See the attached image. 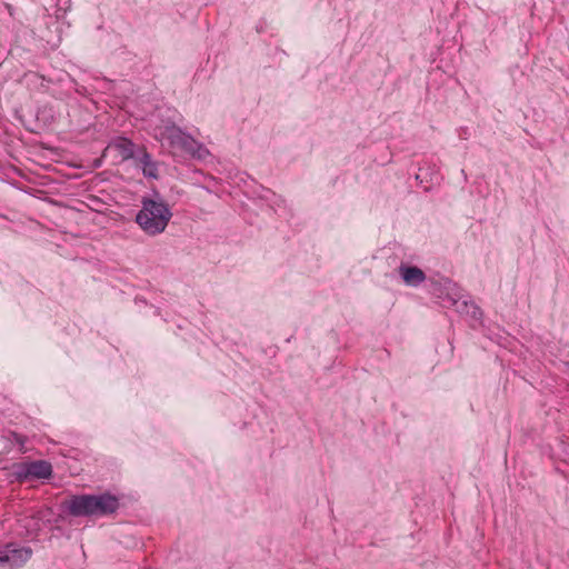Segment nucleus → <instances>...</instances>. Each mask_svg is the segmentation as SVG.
<instances>
[{
    "mask_svg": "<svg viewBox=\"0 0 569 569\" xmlns=\"http://www.w3.org/2000/svg\"><path fill=\"white\" fill-rule=\"evenodd\" d=\"M140 162L143 164V173L148 177H156V164L151 160V156L147 151H142Z\"/></svg>",
    "mask_w": 569,
    "mask_h": 569,
    "instance_id": "9",
    "label": "nucleus"
},
{
    "mask_svg": "<svg viewBox=\"0 0 569 569\" xmlns=\"http://www.w3.org/2000/svg\"><path fill=\"white\" fill-rule=\"evenodd\" d=\"M93 516H107L117 511L119 508V500L116 496L103 493L99 496L93 495Z\"/></svg>",
    "mask_w": 569,
    "mask_h": 569,
    "instance_id": "6",
    "label": "nucleus"
},
{
    "mask_svg": "<svg viewBox=\"0 0 569 569\" xmlns=\"http://www.w3.org/2000/svg\"><path fill=\"white\" fill-rule=\"evenodd\" d=\"M472 309H473L472 317L476 319L479 318L481 316V310L476 306H472Z\"/></svg>",
    "mask_w": 569,
    "mask_h": 569,
    "instance_id": "10",
    "label": "nucleus"
},
{
    "mask_svg": "<svg viewBox=\"0 0 569 569\" xmlns=\"http://www.w3.org/2000/svg\"><path fill=\"white\" fill-rule=\"evenodd\" d=\"M30 547L10 542L0 548V566L3 569H18L24 566L32 557Z\"/></svg>",
    "mask_w": 569,
    "mask_h": 569,
    "instance_id": "4",
    "label": "nucleus"
},
{
    "mask_svg": "<svg viewBox=\"0 0 569 569\" xmlns=\"http://www.w3.org/2000/svg\"><path fill=\"white\" fill-rule=\"evenodd\" d=\"M399 274L407 286L417 287L426 280L425 272L416 266L401 264Z\"/></svg>",
    "mask_w": 569,
    "mask_h": 569,
    "instance_id": "7",
    "label": "nucleus"
},
{
    "mask_svg": "<svg viewBox=\"0 0 569 569\" xmlns=\"http://www.w3.org/2000/svg\"><path fill=\"white\" fill-rule=\"evenodd\" d=\"M568 558H569V550H568Z\"/></svg>",
    "mask_w": 569,
    "mask_h": 569,
    "instance_id": "12",
    "label": "nucleus"
},
{
    "mask_svg": "<svg viewBox=\"0 0 569 569\" xmlns=\"http://www.w3.org/2000/svg\"><path fill=\"white\" fill-rule=\"evenodd\" d=\"M93 495L73 496L68 502L69 513L74 517L93 516Z\"/></svg>",
    "mask_w": 569,
    "mask_h": 569,
    "instance_id": "5",
    "label": "nucleus"
},
{
    "mask_svg": "<svg viewBox=\"0 0 569 569\" xmlns=\"http://www.w3.org/2000/svg\"><path fill=\"white\" fill-rule=\"evenodd\" d=\"M566 366H567V368L569 369V361H568V362H566Z\"/></svg>",
    "mask_w": 569,
    "mask_h": 569,
    "instance_id": "11",
    "label": "nucleus"
},
{
    "mask_svg": "<svg viewBox=\"0 0 569 569\" xmlns=\"http://www.w3.org/2000/svg\"><path fill=\"white\" fill-rule=\"evenodd\" d=\"M52 475V466L44 460L19 462L12 465L11 477L20 483L33 479H48Z\"/></svg>",
    "mask_w": 569,
    "mask_h": 569,
    "instance_id": "3",
    "label": "nucleus"
},
{
    "mask_svg": "<svg viewBox=\"0 0 569 569\" xmlns=\"http://www.w3.org/2000/svg\"><path fill=\"white\" fill-rule=\"evenodd\" d=\"M157 137L160 141L168 143L173 154H188L200 160L209 156V150L202 143L173 123L159 127Z\"/></svg>",
    "mask_w": 569,
    "mask_h": 569,
    "instance_id": "2",
    "label": "nucleus"
},
{
    "mask_svg": "<svg viewBox=\"0 0 569 569\" xmlns=\"http://www.w3.org/2000/svg\"><path fill=\"white\" fill-rule=\"evenodd\" d=\"M171 218L172 212L163 200L143 198L136 222L146 234L153 237L166 230Z\"/></svg>",
    "mask_w": 569,
    "mask_h": 569,
    "instance_id": "1",
    "label": "nucleus"
},
{
    "mask_svg": "<svg viewBox=\"0 0 569 569\" xmlns=\"http://www.w3.org/2000/svg\"><path fill=\"white\" fill-rule=\"evenodd\" d=\"M133 148L134 144L129 139L119 137L112 140L107 149L114 150L121 160H128L133 157Z\"/></svg>",
    "mask_w": 569,
    "mask_h": 569,
    "instance_id": "8",
    "label": "nucleus"
}]
</instances>
